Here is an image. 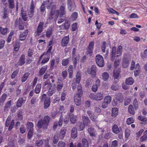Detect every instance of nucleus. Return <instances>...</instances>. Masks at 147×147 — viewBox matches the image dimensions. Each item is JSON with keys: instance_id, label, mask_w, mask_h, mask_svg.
I'll use <instances>...</instances> for the list:
<instances>
[{"instance_id": "5", "label": "nucleus", "mask_w": 147, "mask_h": 147, "mask_svg": "<svg viewBox=\"0 0 147 147\" xmlns=\"http://www.w3.org/2000/svg\"><path fill=\"white\" fill-rule=\"evenodd\" d=\"M96 61L97 65L100 67H102L104 64L103 59L100 55H98L96 56Z\"/></svg>"}, {"instance_id": "24", "label": "nucleus", "mask_w": 147, "mask_h": 147, "mask_svg": "<svg viewBox=\"0 0 147 147\" xmlns=\"http://www.w3.org/2000/svg\"><path fill=\"white\" fill-rule=\"evenodd\" d=\"M77 130L76 128H73L71 131V136L73 138H75L77 136Z\"/></svg>"}, {"instance_id": "23", "label": "nucleus", "mask_w": 147, "mask_h": 147, "mask_svg": "<svg viewBox=\"0 0 147 147\" xmlns=\"http://www.w3.org/2000/svg\"><path fill=\"white\" fill-rule=\"evenodd\" d=\"M118 109L117 108H112V116L113 117H116L118 114Z\"/></svg>"}, {"instance_id": "35", "label": "nucleus", "mask_w": 147, "mask_h": 147, "mask_svg": "<svg viewBox=\"0 0 147 147\" xmlns=\"http://www.w3.org/2000/svg\"><path fill=\"white\" fill-rule=\"evenodd\" d=\"M53 33V29L52 27H50L47 30L46 36L47 37H49Z\"/></svg>"}, {"instance_id": "27", "label": "nucleus", "mask_w": 147, "mask_h": 147, "mask_svg": "<svg viewBox=\"0 0 147 147\" xmlns=\"http://www.w3.org/2000/svg\"><path fill=\"white\" fill-rule=\"evenodd\" d=\"M109 77V75L107 72H104L102 74V79L104 81L108 80Z\"/></svg>"}, {"instance_id": "28", "label": "nucleus", "mask_w": 147, "mask_h": 147, "mask_svg": "<svg viewBox=\"0 0 147 147\" xmlns=\"http://www.w3.org/2000/svg\"><path fill=\"white\" fill-rule=\"evenodd\" d=\"M66 131V129L65 128H63L61 130L59 134L60 138L63 139L64 138Z\"/></svg>"}, {"instance_id": "41", "label": "nucleus", "mask_w": 147, "mask_h": 147, "mask_svg": "<svg viewBox=\"0 0 147 147\" xmlns=\"http://www.w3.org/2000/svg\"><path fill=\"white\" fill-rule=\"evenodd\" d=\"M78 13L76 12L73 13L71 16V19L73 21L75 20L78 18Z\"/></svg>"}, {"instance_id": "34", "label": "nucleus", "mask_w": 147, "mask_h": 147, "mask_svg": "<svg viewBox=\"0 0 147 147\" xmlns=\"http://www.w3.org/2000/svg\"><path fill=\"white\" fill-rule=\"evenodd\" d=\"M111 100V98L109 96H107L105 97L104 99V101L105 103L109 104Z\"/></svg>"}, {"instance_id": "14", "label": "nucleus", "mask_w": 147, "mask_h": 147, "mask_svg": "<svg viewBox=\"0 0 147 147\" xmlns=\"http://www.w3.org/2000/svg\"><path fill=\"white\" fill-rule=\"evenodd\" d=\"M50 104V98H46L44 102V107L45 109H47Z\"/></svg>"}, {"instance_id": "61", "label": "nucleus", "mask_w": 147, "mask_h": 147, "mask_svg": "<svg viewBox=\"0 0 147 147\" xmlns=\"http://www.w3.org/2000/svg\"><path fill=\"white\" fill-rule=\"evenodd\" d=\"M133 105L134 108L136 109H137L138 108V102L136 99L135 98L134 99L133 102Z\"/></svg>"}, {"instance_id": "4", "label": "nucleus", "mask_w": 147, "mask_h": 147, "mask_svg": "<svg viewBox=\"0 0 147 147\" xmlns=\"http://www.w3.org/2000/svg\"><path fill=\"white\" fill-rule=\"evenodd\" d=\"M89 97L93 100H100L103 97V94L101 92H98L96 94L91 93L89 95Z\"/></svg>"}, {"instance_id": "11", "label": "nucleus", "mask_w": 147, "mask_h": 147, "mask_svg": "<svg viewBox=\"0 0 147 147\" xmlns=\"http://www.w3.org/2000/svg\"><path fill=\"white\" fill-rule=\"evenodd\" d=\"M96 66L93 65L92 66L90 70L88 71V73L89 74H91L92 76L94 77L96 75Z\"/></svg>"}, {"instance_id": "8", "label": "nucleus", "mask_w": 147, "mask_h": 147, "mask_svg": "<svg viewBox=\"0 0 147 147\" xmlns=\"http://www.w3.org/2000/svg\"><path fill=\"white\" fill-rule=\"evenodd\" d=\"M44 24L43 22H40L38 26L37 31L35 32L36 36H38L42 32Z\"/></svg>"}, {"instance_id": "7", "label": "nucleus", "mask_w": 147, "mask_h": 147, "mask_svg": "<svg viewBox=\"0 0 147 147\" xmlns=\"http://www.w3.org/2000/svg\"><path fill=\"white\" fill-rule=\"evenodd\" d=\"M68 9L70 11L74 10L76 9V5L75 3L71 0L67 1Z\"/></svg>"}, {"instance_id": "45", "label": "nucleus", "mask_w": 147, "mask_h": 147, "mask_svg": "<svg viewBox=\"0 0 147 147\" xmlns=\"http://www.w3.org/2000/svg\"><path fill=\"white\" fill-rule=\"evenodd\" d=\"M50 56L49 55H47L46 57H45L43 59L41 63L42 64H44L45 63L47 62L49 59Z\"/></svg>"}, {"instance_id": "20", "label": "nucleus", "mask_w": 147, "mask_h": 147, "mask_svg": "<svg viewBox=\"0 0 147 147\" xmlns=\"http://www.w3.org/2000/svg\"><path fill=\"white\" fill-rule=\"evenodd\" d=\"M34 6L32 3L31 5L30 11L28 12V15L31 18L33 16L34 13Z\"/></svg>"}, {"instance_id": "6", "label": "nucleus", "mask_w": 147, "mask_h": 147, "mask_svg": "<svg viewBox=\"0 0 147 147\" xmlns=\"http://www.w3.org/2000/svg\"><path fill=\"white\" fill-rule=\"evenodd\" d=\"M82 144L83 147H88V143L87 140L85 139H83L82 140ZM69 147H76L75 146H74L73 143L71 142L70 144ZM77 147H82V145L80 143H79Z\"/></svg>"}, {"instance_id": "49", "label": "nucleus", "mask_w": 147, "mask_h": 147, "mask_svg": "<svg viewBox=\"0 0 147 147\" xmlns=\"http://www.w3.org/2000/svg\"><path fill=\"white\" fill-rule=\"evenodd\" d=\"M119 86L116 84H113L111 87V89L114 90H117L118 89Z\"/></svg>"}, {"instance_id": "9", "label": "nucleus", "mask_w": 147, "mask_h": 147, "mask_svg": "<svg viewBox=\"0 0 147 147\" xmlns=\"http://www.w3.org/2000/svg\"><path fill=\"white\" fill-rule=\"evenodd\" d=\"M130 58L127 57V56H124L123 61V67L124 68H126L128 66Z\"/></svg>"}, {"instance_id": "1", "label": "nucleus", "mask_w": 147, "mask_h": 147, "mask_svg": "<svg viewBox=\"0 0 147 147\" xmlns=\"http://www.w3.org/2000/svg\"><path fill=\"white\" fill-rule=\"evenodd\" d=\"M45 5H47V7L48 9L50 8L51 7L50 13L48 16L50 20L54 18V20L56 21L59 15L60 17H62L65 14L64 10L65 3L63 4L62 5L60 6L59 11L58 10H56V5L53 4L51 0H47V1L43 2L42 4L41 7V12H43L45 11Z\"/></svg>"}, {"instance_id": "13", "label": "nucleus", "mask_w": 147, "mask_h": 147, "mask_svg": "<svg viewBox=\"0 0 147 147\" xmlns=\"http://www.w3.org/2000/svg\"><path fill=\"white\" fill-rule=\"evenodd\" d=\"M123 100V96L121 94H119L114 98V101L117 103L122 102Z\"/></svg>"}, {"instance_id": "58", "label": "nucleus", "mask_w": 147, "mask_h": 147, "mask_svg": "<svg viewBox=\"0 0 147 147\" xmlns=\"http://www.w3.org/2000/svg\"><path fill=\"white\" fill-rule=\"evenodd\" d=\"M20 47V43L18 42L16 43V44L14 45V50L16 51H18Z\"/></svg>"}, {"instance_id": "42", "label": "nucleus", "mask_w": 147, "mask_h": 147, "mask_svg": "<svg viewBox=\"0 0 147 147\" xmlns=\"http://www.w3.org/2000/svg\"><path fill=\"white\" fill-rule=\"evenodd\" d=\"M128 111L131 114L134 115L135 114L134 108L132 105H130L128 107Z\"/></svg>"}, {"instance_id": "54", "label": "nucleus", "mask_w": 147, "mask_h": 147, "mask_svg": "<svg viewBox=\"0 0 147 147\" xmlns=\"http://www.w3.org/2000/svg\"><path fill=\"white\" fill-rule=\"evenodd\" d=\"M119 71H114L113 73V76L115 79H117L119 78Z\"/></svg>"}, {"instance_id": "47", "label": "nucleus", "mask_w": 147, "mask_h": 147, "mask_svg": "<svg viewBox=\"0 0 147 147\" xmlns=\"http://www.w3.org/2000/svg\"><path fill=\"white\" fill-rule=\"evenodd\" d=\"M43 143V141L42 140H38L35 142V145L37 146H41Z\"/></svg>"}, {"instance_id": "50", "label": "nucleus", "mask_w": 147, "mask_h": 147, "mask_svg": "<svg viewBox=\"0 0 147 147\" xmlns=\"http://www.w3.org/2000/svg\"><path fill=\"white\" fill-rule=\"evenodd\" d=\"M51 85V84L50 83L49 80H47L45 82L44 85V88H48L50 87Z\"/></svg>"}, {"instance_id": "39", "label": "nucleus", "mask_w": 147, "mask_h": 147, "mask_svg": "<svg viewBox=\"0 0 147 147\" xmlns=\"http://www.w3.org/2000/svg\"><path fill=\"white\" fill-rule=\"evenodd\" d=\"M47 68V65L42 67L40 69L39 73L40 75L43 74L46 71Z\"/></svg>"}, {"instance_id": "40", "label": "nucleus", "mask_w": 147, "mask_h": 147, "mask_svg": "<svg viewBox=\"0 0 147 147\" xmlns=\"http://www.w3.org/2000/svg\"><path fill=\"white\" fill-rule=\"evenodd\" d=\"M34 127L33 124L31 122H28V123L26 127L28 129L30 130H33Z\"/></svg>"}, {"instance_id": "56", "label": "nucleus", "mask_w": 147, "mask_h": 147, "mask_svg": "<svg viewBox=\"0 0 147 147\" xmlns=\"http://www.w3.org/2000/svg\"><path fill=\"white\" fill-rule=\"evenodd\" d=\"M70 23L68 21H66L65 24L64 25L63 28L65 29L68 28L70 26Z\"/></svg>"}, {"instance_id": "21", "label": "nucleus", "mask_w": 147, "mask_h": 147, "mask_svg": "<svg viewBox=\"0 0 147 147\" xmlns=\"http://www.w3.org/2000/svg\"><path fill=\"white\" fill-rule=\"evenodd\" d=\"M140 66L139 63H137L136 65L135 69L136 70L134 71V75L135 76H138L140 73Z\"/></svg>"}, {"instance_id": "55", "label": "nucleus", "mask_w": 147, "mask_h": 147, "mask_svg": "<svg viewBox=\"0 0 147 147\" xmlns=\"http://www.w3.org/2000/svg\"><path fill=\"white\" fill-rule=\"evenodd\" d=\"M69 63V60L68 59H63L62 61V64L63 65H67Z\"/></svg>"}, {"instance_id": "63", "label": "nucleus", "mask_w": 147, "mask_h": 147, "mask_svg": "<svg viewBox=\"0 0 147 147\" xmlns=\"http://www.w3.org/2000/svg\"><path fill=\"white\" fill-rule=\"evenodd\" d=\"M63 87V84H57L56 87L57 90L58 91H61L62 88Z\"/></svg>"}, {"instance_id": "53", "label": "nucleus", "mask_w": 147, "mask_h": 147, "mask_svg": "<svg viewBox=\"0 0 147 147\" xmlns=\"http://www.w3.org/2000/svg\"><path fill=\"white\" fill-rule=\"evenodd\" d=\"M141 56L143 59L147 58V49L145 50L143 53L141 54Z\"/></svg>"}, {"instance_id": "29", "label": "nucleus", "mask_w": 147, "mask_h": 147, "mask_svg": "<svg viewBox=\"0 0 147 147\" xmlns=\"http://www.w3.org/2000/svg\"><path fill=\"white\" fill-rule=\"evenodd\" d=\"M131 130L129 128H127L125 129V137L126 138H127L129 136L130 134Z\"/></svg>"}, {"instance_id": "59", "label": "nucleus", "mask_w": 147, "mask_h": 147, "mask_svg": "<svg viewBox=\"0 0 147 147\" xmlns=\"http://www.w3.org/2000/svg\"><path fill=\"white\" fill-rule=\"evenodd\" d=\"M78 24L76 23H74L72 25V30L75 31L77 29Z\"/></svg>"}, {"instance_id": "38", "label": "nucleus", "mask_w": 147, "mask_h": 147, "mask_svg": "<svg viewBox=\"0 0 147 147\" xmlns=\"http://www.w3.org/2000/svg\"><path fill=\"white\" fill-rule=\"evenodd\" d=\"M25 101L23 100L22 98H20L17 102V107H20L22 103L24 102Z\"/></svg>"}, {"instance_id": "10", "label": "nucleus", "mask_w": 147, "mask_h": 147, "mask_svg": "<svg viewBox=\"0 0 147 147\" xmlns=\"http://www.w3.org/2000/svg\"><path fill=\"white\" fill-rule=\"evenodd\" d=\"M94 42L93 41L91 42L89 45L88 50L87 53V55H90L92 53L93 47L94 46Z\"/></svg>"}, {"instance_id": "57", "label": "nucleus", "mask_w": 147, "mask_h": 147, "mask_svg": "<svg viewBox=\"0 0 147 147\" xmlns=\"http://www.w3.org/2000/svg\"><path fill=\"white\" fill-rule=\"evenodd\" d=\"M59 140V138L58 135H55L53 140V144H56Z\"/></svg>"}, {"instance_id": "17", "label": "nucleus", "mask_w": 147, "mask_h": 147, "mask_svg": "<svg viewBox=\"0 0 147 147\" xmlns=\"http://www.w3.org/2000/svg\"><path fill=\"white\" fill-rule=\"evenodd\" d=\"M81 97L80 96H75L74 97V101L76 105L79 106L81 104Z\"/></svg>"}, {"instance_id": "25", "label": "nucleus", "mask_w": 147, "mask_h": 147, "mask_svg": "<svg viewBox=\"0 0 147 147\" xmlns=\"http://www.w3.org/2000/svg\"><path fill=\"white\" fill-rule=\"evenodd\" d=\"M82 121L83 123L86 125H87L90 122V120L88 118L87 116H82Z\"/></svg>"}, {"instance_id": "33", "label": "nucleus", "mask_w": 147, "mask_h": 147, "mask_svg": "<svg viewBox=\"0 0 147 147\" xmlns=\"http://www.w3.org/2000/svg\"><path fill=\"white\" fill-rule=\"evenodd\" d=\"M116 48L115 47H113L112 49L111 53V57L113 60L114 59L115 57Z\"/></svg>"}, {"instance_id": "18", "label": "nucleus", "mask_w": 147, "mask_h": 147, "mask_svg": "<svg viewBox=\"0 0 147 147\" xmlns=\"http://www.w3.org/2000/svg\"><path fill=\"white\" fill-rule=\"evenodd\" d=\"M70 120L71 122L72 123H74L76 122L77 120V117L73 114H71L69 115Z\"/></svg>"}, {"instance_id": "46", "label": "nucleus", "mask_w": 147, "mask_h": 147, "mask_svg": "<svg viewBox=\"0 0 147 147\" xmlns=\"http://www.w3.org/2000/svg\"><path fill=\"white\" fill-rule=\"evenodd\" d=\"M1 33L3 35H5L7 32V28H3L1 27L0 29Z\"/></svg>"}, {"instance_id": "44", "label": "nucleus", "mask_w": 147, "mask_h": 147, "mask_svg": "<svg viewBox=\"0 0 147 147\" xmlns=\"http://www.w3.org/2000/svg\"><path fill=\"white\" fill-rule=\"evenodd\" d=\"M21 13L22 16L23 20L24 21H26L27 20V17L26 12L23 11V9H22Z\"/></svg>"}, {"instance_id": "32", "label": "nucleus", "mask_w": 147, "mask_h": 147, "mask_svg": "<svg viewBox=\"0 0 147 147\" xmlns=\"http://www.w3.org/2000/svg\"><path fill=\"white\" fill-rule=\"evenodd\" d=\"M122 47L121 46H119L118 47L117 52V56L121 55L122 54Z\"/></svg>"}, {"instance_id": "48", "label": "nucleus", "mask_w": 147, "mask_h": 147, "mask_svg": "<svg viewBox=\"0 0 147 147\" xmlns=\"http://www.w3.org/2000/svg\"><path fill=\"white\" fill-rule=\"evenodd\" d=\"M29 75V74L28 73L25 74L22 77V81L23 82H25L28 78Z\"/></svg>"}, {"instance_id": "31", "label": "nucleus", "mask_w": 147, "mask_h": 147, "mask_svg": "<svg viewBox=\"0 0 147 147\" xmlns=\"http://www.w3.org/2000/svg\"><path fill=\"white\" fill-rule=\"evenodd\" d=\"M77 127L79 131H82L83 130L84 128V127L86 125L82 122L79 123L78 124Z\"/></svg>"}, {"instance_id": "19", "label": "nucleus", "mask_w": 147, "mask_h": 147, "mask_svg": "<svg viewBox=\"0 0 147 147\" xmlns=\"http://www.w3.org/2000/svg\"><path fill=\"white\" fill-rule=\"evenodd\" d=\"M28 32V30H26L24 33L21 34L20 35L19 38L20 40L23 41L25 40Z\"/></svg>"}, {"instance_id": "36", "label": "nucleus", "mask_w": 147, "mask_h": 147, "mask_svg": "<svg viewBox=\"0 0 147 147\" xmlns=\"http://www.w3.org/2000/svg\"><path fill=\"white\" fill-rule=\"evenodd\" d=\"M41 84H38L35 88V92L36 94L39 93L40 92L41 88Z\"/></svg>"}, {"instance_id": "15", "label": "nucleus", "mask_w": 147, "mask_h": 147, "mask_svg": "<svg viewBox=\"0 0 147 147\" xmlns=\"http://www.w3.org/2000/svg\"><path fill=\"white\" fill-rule=\"evenodd\" d=\"M77 90V93L75 96L81 97L83 94L82 88L81 85H80L78 86Z\"/></svg>"}, {"instance_id": "60", "label": "nucleus", "mask_w": 147, "mask_h": 147, "mask_svg": "<svg viewBox=\"0 0 147 147\" xmlns=\"http://www.w3.org/2000/svg\"><path fill=\"white\" fill-rule=\"evenodd\" d=\"M88 131L90 136H93L94 135V129H93L91 128H88Z\"/></svg>"}, {"instance_id": "22", "label": "nucleus", "mask_w": 147, "mask_h": 147, "mask_svg": "<svg viewBox=\"0 0 147 147\" xmlns=\"http://www.w3.org/2000/svg\"><path fill=\"white\" fill-rule=\"evenodd\" d=\"M113 132L115 134H117L119 132V130L118 126L116 124H114L112 128Z\"/></svg>"}, {"instance_id": "26", "label": "nucleus", "mask_w": 147, "mask_h": 147, "mask_svg": "<svg viewBox=\"0 0 147 147\" xmlns=\"http://www.w3.org/2000/svg\"><path fill=\"white\" fill-rule=\"evenodd\" d=\"M134 82L133 79L132 77H130L126 79L125 83L126 84L129 85H132Z\"/></svg>"}, {"instance_id": "12", "label": "nucleus", "mask_w": 147, "mask_h": 147, "mask_svg": "<svg viewBox=\"0 0 147 147\" xmlns=\"http://www.w3.org/2000/svg\"><path fill=\"white\" fill-rule=\"evenodd\" d=\"M69 40V36L64 37L62 39L61 42V45L63 47H65L67 45Z\"/></svg>"}, {"instance_id": "16", "label": "nucleus", "mask_w": 147, "mask_h": 147, "mask_svg": "<svg viewBox=\"0 0 147 147\" xmlns=\"http://www.w3.org/2000/svg\"><path fill=\"white\" fill-rule=\"evenodd\" d=\"M76 51V49L75 48H73V60H74V64L75 65L76 64L77 61L79 60L80 58V55L79 54H78L77 57H75L74 56V54Z\"/></svg>"}, {"instance_id": "51", "label": "nucleus", "mask_w": 147, "mask_h": 147, "mask_svg": "<svg viewBox=\"0 0 147 147\" xmlns=\"http://www.w3.org/2000/svg\"><path fill=\"white\" fill-rule=\"evenodd\" d=\"M7 96V94L5 93L3 94L1 96L0 98V102L3 103L5 101Z\"/></svg>"}, {"instance_id": "43", "label": "nucleus", "mask_w": 147, "mask_h": 147, "mask_svg": "<svg viewBox=\"0 0 147 147\" xmlns=\"http://www.w3.org/2000/svg\"><path fill=\"white\" fill-rule=\"evenodd\" d=\"M73 66L72 65L69 66V78H71L72 77L73 73Z\"/></svg>"}, {"instance_id": "37", "label": "nucleus", "mask_w": 147, "mask_h": 147, "mask_svg": "<svg viewBox=\"0 0 147 147\" xmlns=\"http://www.w3.org/2000/svg\"><path fill=\"white\" fill-rule=\"evenodd\" d=\"M25 63V56L22 55L20 58L19 62L18 65H22Z\"/></svg>"}, {"instance_id": "64", "label": "nucleus", "mask_w": 147, "mask_h": 147, "mask_svg": "<svg viewBox=\"0 0 147 147\" xmlns=\"http://www.w3.org/2000/svg\"><path fill=\"white\" fill-rule=\"evenodd\" d=\"M65 144L64 142L63 141H60L58 144V147H64L65 146Z\"/></svg>"}, {"instance_id": "62", "label": "nucleus", "mask_w": 147, "mask_h": 147, "mask_svg": "<svg viewBox=\"0 0 147 147\" xmlns=\"http://www.w3.org/2000/svg\"><path fill=\"white\" fill-rule=\"evenodd\" d=\"M9 6L11 8H13L14 7L13 0H8Z\"/></svg>"}, {"instance_id": "30", "label": "nucleus", "mask_w": 147, "mask_h": 147, "mask_svg": "<svg viewBox=\"0 0 147 147\" xmlns=\"http://www.w3.org/2000/svg\"><path fill=\"white\" fill-rule=\"evenodd\" d=\"M81 80V76L80 73L78 71L76 74V83L77 84H79Z\"/></svg>"}, {"instance_id": "3", "label": "nucleus", "mask_w": 147, "mask_h": 147, "mask_svg": "<svg viewBox=\"0 0 147 147\" xmlns=\"http://www.w3.org/2000/svg\"><path fill=\"white\" fill-rule=\"evenodd\" d=\"M101 112L100 109L99 108L97 107L95 109L94 114H92L91 112L90 111H88L87 113L91 120L93 121H95L96 120L97 116L99 115Z\"/></svg>"}, {"instance_id": "2", "label": "nucleus", "mask_w": 147, "mask_h": 147, "mask_svg": "<svg viewBox=\"0 0 147 147\" xmlns=\"http://www.w3.org/2000/svg\"><path fill=\"white\" fill-rule=\"evenodd\" d=\"M50 119V118L49 117L45 116L43 119L40 120L37 124V126L38 128L40 129L42 127L43 129H47V128Z\"/></svg>"}, {"instance_id": "52", "label": "nucleus", "mask_w": 147, "mask_h": 147, "mask_svg": "<svg viewBox=\"0 0 147 147\" xmlns=\"http://www.w3.org/2000/svg\"><path fill=\"white\" fill-rule=\"evenodd\" d=\"M134 120L132 117L128 118L127 120V124L130 125L134 122Z\"/></svg>"}]
</instances>
